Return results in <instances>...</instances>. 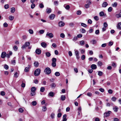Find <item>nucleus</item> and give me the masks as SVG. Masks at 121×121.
Here are the masks:
<instances>
[{
	"label": "nucleus",
	"instance_id": "obj_58",
	"mask_svg": "<svg viewBox=\"0 0 121 121\" xmlns=\"http://www.w3.org/2000/svg\"><path fill=\"white\" fill-rule=\"evenodd\" d=\"M30 94L32 96H33L35 95V92L31 91Z\"/></svg>",
	"mask_w": 121,
	"mask_h": 121
},
{
	"label": "nucleus",
	"instance_id": "obj_14",
	"mask_svg": "<svg viewBox=\"0 0 121 121\" xmlns=\"http://www.w3.org/2000/svg\"><path fill=\"white\" fill-rule=\"evenodd\" d=\"M91 68L92 69H95L97 68V66L95 64H92L91 66Z\"/></svg>",
	"mask_w": 121,
	"mask_h": 121
},
{
	"label": "nucleus",
	"instance_id": "obj_63",
	"mask_svg": "<svg viewBox=\"0 0 121 121\" xmlns=\"http://www.w3.org/2000/svg\"><path fill=\"white\" fill-rule=\"evenodd\" d=\"M35 7V4L33 3L32 4L31 6V8L33 9Z\"/></svg>",
	"mask_w": 121,
	"mask_h": 121
},
{
	"label": "nucleus",
	"instance_id": "obj_64",
	"mask_svg": "<svg viewBox=\"0 0 121 121\" xmlns=\"http://www.w3.org/2000/svg\"><path fill=\"white\" fill-rule=\"evenodd\" d=\"M81 13V12L80 10L78 11L77 12V15H80Z\"/></svg>",
	"mask_w": 121,
	"mask_h": 121
},
{
	"label": "nucleus",
	"instance_id": "obj_5",
	"mask_svg": "<svg viewBox=\"0 0 121 121\" xmlns=\"http://www.w3.org/2000/svg\"><path fill=\"white\" fill-rule=\"evenodd\" d=\"M111 113V112L110 111H108L107 112L104 113V117H107L109 116L110 114Z\"/></svg>",
	"mask_w": 121,
	"mask_h": 121
},
{
	"label": "nucleus",
	"instance_id": "obj_46",
	"mask_svg": "<svg viewBox=\"0 0 121 121\" xmlns=\"http://www.w3.org/2000/svg\"><path fill=\"white\" fill-rule=\"evenodd\" d=\"M19 111L20 112L22 113L23 112V110L22 108H20L19 109Z\"/></svg>",
	"mask_w": 121,
	"mask_h": 121
},
{
	"label": "nucleus",
	"instance_id": "obj_45",
	"mask_svg": "<svg viewBox=\"0 0 121 121\" xmlns=\"http://www.w3.org/2000/svg\"><path fill=\"white\" fill-rule=\"evenodd\" d=\"M9 7V5L8 4H5L4 6V8L5 9H7Z\"/></svg>",
	"mask_w": 121,
	"mask_h": 121
},
{
	"label": "nucleus",
	"instance_id": "obj_60",
	"mask_svg": "<svg viewBox=\"0 0 121 121\" xmlns=\"http://www.w3.org/2000/svg\"><path fill=\"white\" fill-rule=\"evenodd\" d=\"M62 115V114L60 112L58 113L57 115V117L58 118L60 117Z\"/></svg>",
	"mask_w": 121,
	"mask_h": 121
},
{
	"label": "nucleus",
	"instance_id": "obj_2",
	"mask_svg": "<svg viewBox=\"0 0 121 121\" xmlns=\"http://www.w3.org/2000/svg\"><path fill=\"white\" fill-rule=\"evenodd\" d=\"M51 70L49 67H47L44 70V72L46 74H49L51 73Z\"/></svg>",
	"mask_w": 121,
	"mask_h": 121
},
{
	"label": "nucleus",
	"instance_id": "obj_16",
	"mask_svg": "<svg viewBox=\"0 0 121 121\" xmlns=\"http://www.w3.org/2000/svg\"><path fill=\"white\" fill-rule=\"evenodd\" d=\"M50 86L52 88H54L56 86V85L55 83H53L51 84Z\"/></svg>",
	"mask_w": 121,
	"mask_h": 121
},
{
	"label": "nucleus",
	"instance_id": "obj_51",
	"mask_svg": "<svg viewBox=\"0 0 121 121\" xmlns=\"http://www.w3.org/2000/svg\"><path fill=\"white\" fill-rule=\"evenodd\" d=\"M56 58H53L52 59V62H56Z\"/></svg>",
	"mask_w": 121,
	"mask_h": 121
},
{
	"label": "nucleus",
	"instance_id": "obj_6",
	"mask_svg": "<svg viewBox=\"0 0 121 121\" xmlns=\"http://www.w3.org/2000/svg\"><path fill=\"white\" fill-rule=\"evenodd\" d=\"M46 36L49 37L50 38H52L53 37V35L51 33L48 32L46 34Z\"/></svg>",
	"mask_w": 121,
	"mask_h": 121
},
{
	"label": "nucleus",
	"instance_id": "obj_44",
	"mask_svg": "<svg viewBox=\"0 0 121 121\" xmlns=\"http://www.w3.org/2000/svg\"><path fill=\"white\" fill-rule=\"evenodd\" d=\"M39 7L41 8H43L44 7V6L42 3L40 4L39 5Z\"/></svg>",
	"mask_w": 121,
	"mask_h": 121
},
{
	"label": "nucleus",
	"instance_id": "obj_54",
	"mask_svg": "<svg viewBox=\"0 0 121 121\" xmlns=\"http://www.w3.org/2000/svg\"><path fill=\"white\" fill-rule=\"evenodd\" d=\"M82 34H79L77 36L78 38H80L82 37Z\"/></svg>",
	"mask_w": 121,
	"mask_h": 121
},
{
	"label": "nucleus",
	"instance_id": "obj_56",
	"mask_svg": "<svg viewBox=\"0 0 121 121\" xmlns=\"http://www.w3.org/2000/svg\"><path fill=\"white\" fill-rule=\"evenodd\" d=\"M104 27H107L108 26V24L106 22H105L104 23Z\"/></svg>",
	"mask_w": 121,
	"mask_h": 121
},
{
	"label": "nucleus",
	"instance_id": "obj_53",
	"mask_svg": "<svg viewBox=\"0 0 121 121\" xmlns=\"http://www.w3.org/2000/svg\"><path fill=\"white\" fill-rule=\"evenodd\" d=\"M1 95L2 96H4L5 95V92L4 91H1L0 93Z\"/></svg>",
	"mask_w": 121,
	"mask_h": 121
},
{
	"label": "nucleus",
	"instance_id": "obj_41",
	"mask_svg": "<svg viewBox=\"0 0 121 121\" xmlns=\"http://www.w3.org/2000/svg\"><path fill=\"white\" fill-rule=\"evenodd\" d=\"M29 70V68L28 67H26L25 69V71L26 72H28Z\"/></svg>",
	"mask_w": 121,
	"mask_h": 121
},
{
	"label": "nucleus",
	"instance_id": "obj_9",
	"mask_svg": "<svg viewBox=\"0 0 121 121\" xmlns=\"http://www.w3.org/2000/svg\"><path fill=\"white\" fill-rule=\"evenodd\" d=\"M46 12L47 14H49L51 13L52 10L50 8H47L46 9Z\"/></svg>",
	"mask_w": 121,
	"mask_h": 121
},
{
	"label": "nucleus",
	"instance_id": "obj_20",
	"mask_svg": "<svg viewBox=\"0 0 121 121\" xmlns=\"http://www.w3.org/2000/svg\"><path fill=\"white\" fill-rule=\"evenodd\" d=\"M61 99L62 101L64 100L65 99V97L64 95H62L60 98Z\"/></svg>",
	"mask_w": 121,
	"mask_h": 121
},
{
	"label": "nucleus",
	"instance_id": "obj_55",
	"mask_svg": "<svg viewBox=\"0 0 121 121\" xmlns=\"http://www.w3.org/2000/svg\"><path fill=\"white\" fill-rule=\"evenodd\" d=\"M54 116H55L54 113H52V114L51 115V118L52 119H53L54 118Z\"/></svg>",
	"mask_w": 121,
	"mask_h": 121
},
{
	"label": "nucleus",
	"instance_id": "obj_15",
	"mask_svg": "<svg viewBox=\"0 0 121 121\" xmlns=\"http://www.w3.org/2000/svg\"><path fill=\"white\" fill-rule=\"evenodd\" d=\"M41 45L42 47L44 48H45L47 46V44L45 42H42L41 43Z\"/></svg>",
	"mask_w": 121,
	"mask_h": 121
},
{
	"label": "nucleus",
	"instance_id": "obj_10",
	"mask_svg": "<svg viewBox=\"0 0 121 121\" xmlns=\"http://www.w3.org/2000/svg\"><path fill=\"white\" fill-rule=\"evenodd\" d=\"M118 109V108L117 106H115L113 107V109L114 111L115 112H117Z\"/></svg>",
	"mask_w": 121,
	"mask_h": 121
},
{
	"label": "nucleus",
	"instance_id": "obj_42",
	"mask_svg": "<svg viewBox=\"0 0 121 121\" xmlns=\"http://www.w3.org/2000/svg\"><path fill=\"white\" fill-rule=\"evenodd\" d=\"M30 34H33V31L32 29H29L28 30Z\"/></svg>",
	"mask_w": 121,
	"mask_h": 121
},
{
	"label": "nucleus",
	"instance_id": "obj_17",
	"mask_svg": "<svg viewBox=\"0 0 121 121\" xmlns=\"http://www.w3.org/2000/svg\"><path fill=\"white\" fill-rule=\"evenodd\" d=\"M55 17V15L54 14H51L50 16H49V17L50 19L52 20Z\"/></svg>",
	"mask_w": 121,
	"mask_h": 121
},
{
	"label": "nucleus",
	"instance_id": "obj_29",
	"mask_svg": "<svg viewBox=\"0 0 121 121\" xmlns=\"http://www.w3.org/2000/svg\"><path fill=\"white\" fill-rule=\"evenodd\" d=\"M84 43V41L83 40H82L80 42V44L81 46L83 45Z\"/></svg>",
	"mask_w": 121,
	"mask_h": 121
},
{
	"label": "nucleus",
	"instance_id": "obj_13",
	"mask_svg": "<svg viewBox=\"0 0 121 121\" xmlns=\"http://www.w3.org/2000/svg\"><path fill=\"white\" fill-rule=\"evenodd\" d=\"M12 54V52L11 51H9V53L6 54V57L8 58L10 57V56Z\"/></svg>",
	"mask_w": 121,
	"mask_h": 121
},
{
	"label": "nucleus",
	"instance_id": "obj_37",
	"mask_svg": "<svg viewBox=\"0 0 121 121\" xmlns=\"http://www.w3.org/2000/svg\"><path fill=\"white\" fill-rule=\"evenodd\" d=\"M54 5L55 6H57L58 4V1H56L54 2Z\"/></svg>",
	"mask_w": 121,
	"mask_h": 121
},
{
	"label": "nucleus",
	"instance_id": "obj_22",
	"mask_svg": "<svg viewBox=\"0 0 121 121\" xmlns=\"http://www.w3.org/2000/svg\"><path fill=\"white\" fill-rule=\"evenodd\" d=\"M45 54L46 56L48 57H50L51 55L50 53L49 52H46Z\"/></svg>",
	"mask_w": 121,
	"mask_h": 121
},
{
	"label": "nucleus",
	"instance_id": "obj_62",
	"mask_svg": "<svg viewBox=\"0 0 121 121\" xmlns=\"http://www.w3.org/2000/svg\"><path fill=\"white\" fill-rule=\"evenodd\" d=\"M65 9L67 10H68L70 8V6L69 5H67L65 7Z\"/></svg>",
	"mask_w": 121,
	"mask_h": 121
},
{
	"label": "nucleus",
	"instance_id": "obj_4",
	"mask_svg": "<svg viewBox=\"0 0 121 121\" xmlns=\"http://www.w3.org/2000/svg\"><path fill=\"white\" fill-rule=\"evenodd\" d=\"M74 51L77 58L78 59H79L80 57L79 56V53L78 51L76 49L74 50Z\"/></svg>",
	"mask_w": 121,
	"mask_h": 121
},
{
	"label": "nucleus",
	"instance_id": "obj_33",
	"mask_svg": "<svg viewBox=\"0 0 121 121\" xmlns=\"http://www.w3.org/2000/svg\"><path fill=\"white\" fill-rule=\"evenodd\" d=\"M55 75L56 76H58L60 75V74L59 72H55Z\"/></svg>",
	"mask_w": 121,
	"mask_h": 121
},
{
	"label": "nucleus",
	"instance_id": "obj_38",
	"mask_svg": "<svg viewBox=\"0 0 121 121\" xmlns=\"http://www.w3.org/2000/svg\"><path fill=\"white\" fill-rule=\"evenodd\" d=\"M60 36L61 38H63L65 37V35L63 33H61L60 35Z\"/></svg>",
	"mask_w": 121,
	"mask_h": 121
},
{
	"label": "nucleus",
	"instance_id": "obj_11",
	"mask_svg": "<svg viewBox=\"0 0 121 121\" xmlns=\"http://www.w3.org/2000/svg\"><path fill=\"white\" fill-rule=\"evenodd\" d=\"M65 23L62 21H60L58 23L59 26L60 27H62L64 26Z\"/></svg>",
	"mask_w": 121,
	"mask_h": 121
},
{
	"label": "nucleus",
	"instance_id": "obj_43",
	"mask_svg": "<svg viewBox=\"0 0 121 121\" xmlns=\"http://www.w3.org/2000/svg\"><path fill=\"white\" fill-rule=\"evenodd\" d=\"M52 67H54L56 66V62H52Z\"/></svg>",
	"mask_w": 121,
	"mask_h": 121
},
{
	"label": "nucleus",
	"instance_id": "obj_57",
	"mask_svg": "<svg viewBox=\"0 0 121 121\" xmlns=\"http://www.w3.org/2000/svg\"><path fill=\"white\" fill-rule=\"evenodd\" d=\"M78 38L77 37H77H76V36L74 37H73V41H76L78 39Z\"/></svg>",
	"mask_w": 121,
	"mask_h": 121
},
{
	"label": "nucleus",
	"instance_id": "obj_21",
	"mask_svg": "<svg viewBox=\"0 0 121 121\" xmlns=\"http://www.w3.org/2000/svg\"><path fill=\"white\" fill-rule=\"evenodd\" d=\"M15 9L14 7H12L11 9V12L13 13L15 11Z\"/></svg>",
	"mask_w": 121,
	"mask_h": 121
},
{
	"label": "nucleus",
	"instance_id": "obj_25",
	"mask_svg": "<svg viewBox=\"0 0 121 121\" xmlns=\"http://www.w3.org/2000/svg\"><path fill=\"white\" fill-rule=\"evenodd\" d=\"M81 26L83 27H87V25L85 23H81Z\"/></svg>",
	"mask_w": 121,
	"mask_h": 121
},
{
	"label": "nucleus",
	"instance_id": "obj_34",
	"mask_svg": "<svg viewBox=\"0 0 121 121\" xmlns=\"http://www.w3.org/2000/svg\"><path fill=\"white\" fill-rule=\"evenodd\" d=\"M98 65L99 66H101L102 65V63L100 61H99L97 63Z\"/></svg>",
	"mask_w": 121,
	"mask_h": 121
},
{
	"label": "nucleus",
	"instance_id": "obj_59",
	"mask_svg": "<svg viewBox=\"0 0 121 121\" xmlns=\"http://www.w3.org/2000/svg\"><path fill=\"white\" fill-rule=\"evenodd\" d=\"M4 68L6 69H8L9 68V67L7 65H5L4 66Z\"/></svg>",
	"mask_w": 121,
	"mask_h": 121
},
{
	"label": "nucleus",
	"instance_id": "obj_61",
	"mask_svg": "<svg viewBox=\"0 0 121 121\" xmlns=\"http://www.w3.org/2000/svg\"><path fill=\"white\" fill-rule=\"evenodd\" d=\"M92 23V21L90 19H89L88 20V24H91Z\"/></svg>",
	"mask_w": 121,
	"mask_h": 121
},
{
	"label": "nucleus",
	"instance_id": "obj_27",
	"mask_svg": "<svg viewBox=\"0 0 121 121\" xmlns=\"http://www.w3.org/2000/svg\"><path fill=\"white\" fill-rule=\"evenodd\" d=\"M39 65V63L37 62H35L34 63V66L36 67H37Z\"/></svg>",
	"mask_w": 121,
	"mask_h": 121
},
{
	"label": "nucleus",
	"instance_id": "obj_40",
	"mask_svg": "<svg viewBox=\"0 0 121 121\" xmlns=\"http://www.w3.org/2000/svg\"><path fill=\"white\" fill-rule=\"evenodd\" d=\"M94 19L96 21H98L99 19L98 17L97 16H95L94 17Z\"/></svg>",
	"mask_w": 121,
	"mask_h": 121
},
{
	"label": "nucleus",
	"instance_id": "obj_7",
	"mask_svg": "<svg viewBox=\"0 0 121 121\" xmlns=\"http://www.w3.org/2000/svg\"><path fill=\"white\" fill-rule=\"evenodd\" d=\"M6 56V54L5 52H3L1 53V57L3 58H4Z\"/></svg>",
	"mask_w": 121,
	"mask_h": 121
},
{
	"label": "nucleus",
	"instance_id": "obj_39",
	"mask_svg": "<svg viewBox=\"0 0 121 121\" xmlns=\"http://www.w3.org/2000/svg\"><path fill=\"white\" fill-rule=\"evenodd\" d=\"M45 88L44 87H42L40 89V91L41 92H43L45 90Z\"/></svg>",
	"mask_w": 121,
	"mask_h": 121
},
{
	"label": "nucleus",
	"instance_id": "obj_49",
	"mask_svg": "<svg viewBox=\"0 0 121 121\" xmlns=\"http://www.w3.org/2000/svg\"><path fill=\"white\" fill-rule=\"evenodd\" d=\"M13 49L15 51H16L17 50L18 48L16 46H14L13 47Z\"/></svg>",
	"mask_w": 121,
	"mask_h": 121
},
{
	"label": "nucleus",
	"instance_id": "obj_26",
	"mask_svg": "<svg viewBox=\"0 0 121 121\" xmlns=\"http://www.w3.org/2000/svg\"><path fill=\"white\" fill-rule=\"evenodd\" d=\"M91 42L93 44H95L96 43V41L95 40H93L91 41Z\"/></svg>",
	"mask_w": 121,
	"mask_h": 121
},
{
	"label": "nucleus",
	"instance_id": "obj_35",
	"mask_svg": "<svg viewBox=\"0 0 121 121\" xmlns=\"http://www.w3.org/2000/svg\"><path fill=\"white\" fill-rule=\"evenodd\" d=\"M46 107L45 106H43L42 107V110L43 112L47 110Z\"/></svg>",
	"mask_w": 121,
	"mask_h": 121
},
{
	"label": "nucleus",
	"instance_id": "obj_23",
	"mask_svg": "<svg viewBox=\"0 0 121 121\" xmlns=\"http://www.w3.org/2000/svg\"><path fill=\"white\" fill-rule=\"evenodd\" d=\"M103 74V72L100 71H99L98 72V75L99 76H102Z\"/></svg>",
	"mask_w": 121,
	"mask_h": 121
},
{
	"label": "nucleus",
	"instance_id": "obj_36",
	"mask_svg": "<svg viewBox=\"0 0 121 121\" xmlns=\"http://www.w3.org/2000/svg\"><path fill=\"white\" fill-rule=\"evenodd\" d=\"M117 5V3L116 2L114 3L113 4H112V7H116Z\"/></svg>",
	"mask_w": 121,
	"mask_h": 121
},
{
	"label": "nucleus",
	"instance_id": "obj_18",
	"mask_svg": "<svg viewBox=\"0 0 121 121\" xmlns=\"http://www.w3.org/2000/svg\"><path fill=\"white\" fill-rule=\"evenodd\" d=\"M108 5V4L106 2H105L103 3L102 4V7H105Z\"/></svg>",
	"mask_w": 121,
	"mask_h": 121
},
{
	"label": "nucleus",
	"instance_id": "obj_50",
	"mask_svg": "<svg viewBox=\"0 0 121 121\" xmlns=\"http://www.w3.org/2000/svg\"><path fill=\"white\" fill-rule=\"evenodd\" d=\"M86 3H87V4L89 5L90 6V5L91 4V2L90 0H87L86 1Z\"/></svg>",
	"mask_w": 121,
	"mask_h": 121
},
{
	"label": "nucleus",
	"instance_id": "obj_24",
	"mask_svg": "<svg viewBox=\"0 0 121 121\" xmlns=\"http://www.w3.org/2000/svg\"><path fill=\"white\" fill-rule=\"evenodd\" d=\"M14 18V17L13 16H10L9 17V19L11 21L13 20Z\"/></svg>",
	"mask_w": 121,
	"mask_h": 121
},
{
	"label": "nucleus",
	"instance_id": "obj_52",
	"mask_svg": "<svg viewBox=\"0 0 121 121\" xmlns=\"http://www.w3.org/2000/svg\"><path fill=\"white\" fill-rule=\"evenodd\" d=\"M117 28L121 30V23H119L117 27Z\"/></svg>",
	"mask_w": 121,
	"mask_h": 121
},
{
	"label": "nucleus",
	"instance_id": "obj_48",
	"mask_svg": "<svg viewBox=\"0 0 121 121\" xmlns=\"http://www.w3.org/2000/svg\"><path fill=\"white\" fill-rule=\"evenodd\" d=\"M108 92L109 93L112 94V93L113 91L111 89H109L108 90Z\"/></svg>",
	"mask_w": 121,
	"mask_h": 121
},
{
	"label": "nucleus",
	"instance_id": "obj_32",
	"mask_svg": "<svg viewBox=\"0 0 121 121\" xmlns=\"http://www.w3.org/2000/svg\"><path fill=\"white\" fill-rule=\"evenodd\" d=\"M32 105L33 106H35L37 104V102L35 101H33L31 103Z\"/></svg>",
	"mask_w": 121,
	"mask_h": 121
},
{
	"label": "nucleus",
	"instance_id": "obj_19",
	"mask_svg": "<svg viewBox=\"0 0 121 121\" xmlns=\"http://www.w3.org/2000/svg\"><path fill=\"white\" fill-rule=\"evenodd\" d=\"M36 90V88L35 87H33L31 88V91L35 92Z\"/></svg>",
	"mask_w": 121,
	"mask_h": 121
},
{
	"label": "nucleus",
	"instance_id": "obj_30",
	"mask_svg": "<svg viewBox=\"0 0 121 121\" xmlns=\"http://www.w3.org/2000/svg\"><path fill=\"white\" fill-rule=\"evenodd\" d=\"M19 73L17 72H16L14 75V77L15 78H17L19 75Z\"/></svg>",
	"mask_w": 121,
	"mask_h": 121
},
{
	"label": "nucleus",
	"instance_id": "obj_1",
	"mask_svg": "<svg viewBox=\"0 0 121 121\" xmlns=\"http://www.w3.org/2000/svg\"><path fill=\"white\" fill-rule=\"evenodd\" d=\"M40 69H38L35 71L34 74L35 76H38L40 74Z\"/></svg>",
	"mask_w": 121,
	"mask_h": 121
},
{
	"label": "nucleus",
	"instance_id": "obj_31",
	"mask_svg": "<svg viewBox=\"0 0 121 121\" xmlns=\"http://www.w3.org/2000/svg\"><path fill=\"white\" fill-rule=\"evenodd\" d=\"M104 13L103 11H101L99 13V15L101 17L103 16H104Z\"/></svg>",
	"mask_w": 121,
	"mask_h": 121
},
{
	"label": "nucleus",
	"instance_id": "obj_47",
	"mask_svg": "<svg viewBox=\"0 0 121 121\" xmlns=\"http://www.w3.org/2000/svg\"><path fill=\"white\" fill-rule=\"evenodd\" d=\"M112 8L111 7H110L108 9V12H110L112 11Z\"/></svg>",
	"mask_w": 121,
	"mask_h": 121
},
{
	"label": "nucleus",
	"instance_id": "obj_28",
	"mask_svg": "<svg viewBox=\"0 0 121 121\" xmlns=\"http://www.w3.org/2000/svg\"><path fill=\"white\" fill-rule=\"evenodd\" d=\"M44 32V31L43 30H40L39 31V33L40 34H43Z\"/></svg>",
	"mask_w": 121,
	"mask_h": 121
},
{
	"label": "nucleus",
	"instance_id": "obj_12",
	"mask_svg": "<svg viewBox=\"0 0 121 121\" xmlns=\"http://www.w3.org/2000/svg\"><path fill=\"white\" fill-rule=\"evenodd\" d=\"M41 50L39 49H37L35 51L36 53L38 54H40L41 53Z\"/></svg>",
	"mask_w": 121,
	"mask_h": 121
},
{
	"label": "nucleus",
	"instance_id": "obj_8",
	"mask_svg": "<svg viewBox=\"0 0 121 121\" xmlns=\"http://www.w3.org/2000/svg\"><path fill=\"white\" fill-rule=\"evenodd\" d=\"M55 95V93L52 92L51 91L50 92L48 95V96L52 97H53Z\"/></svg>",
	"mask_w": 121,
	"mask_h": 121
},
{
	"label": "nucleus",
	"instance_id": "obj_3",
	"mask_svg": "<svg viewBox=\"0 0 121 121\" xmlns=\"http://www.w3.org/2000/svg\"><path fill=\"white\" fill-rule=\"evenodd\" d=\"M30 44V43L29 42H26L22 46V49L25 48L29 46Z\"/></svg>",
	"mask_w": 121,
	"mask_h": 121
}]
</instances>
